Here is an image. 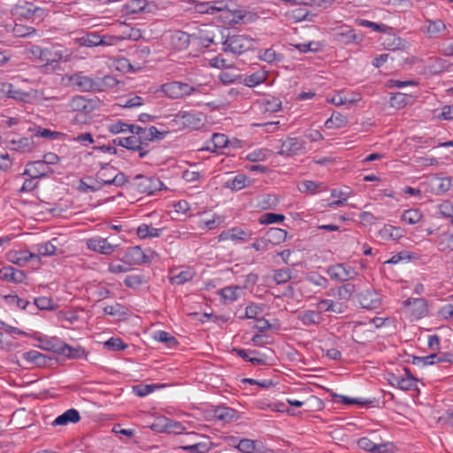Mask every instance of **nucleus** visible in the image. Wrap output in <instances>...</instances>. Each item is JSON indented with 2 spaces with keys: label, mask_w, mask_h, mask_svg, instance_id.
<instances>
[{
  "label": "nucleus",
  "mask_w": 453,
  "mask_h": 453,
  "mask_svg": "<svg viewBox=\"0 0 453 453\" xmlns=\"http://www.w3.org/2000/svg\"><path fill=\"white\" fill-rule=\"evenodd\" d=\"M100 165L101 168L96 173V180L103 185L120 187L127 181L126 175L121 172H118L117 169L110 164H100Z\"/></svg>",
  "instance_id": "1"
},
{
  "label": "nucleus",
  "mask_w": 453,
  "mask_h": 453,
  "mask_svg": "<svg viewBox=\"0 0 453 453\" xmlns=\"http://www.w3.org/2000/svg\"><path fill=\"white\" fill-rule=\"evenodd\" d=\"M224 31L220 27L203 25L197 35L199 44L207 48L211 44L222 43L226 37Z\"/></svg>",
  "instance_id": "2"
},
{
  "label": "nucleus",
  "mask_w": 453,
  "mask_h": 453,
  "mask_svg": "<svg viewBox=\"0 0 453 453\" xmlns=\"http://www.w3.org/2000/svg\"><path fill=\"white\" fill-rule=\"evenodd\" d=\"M222 44L224 51L240 55L252 47V41L243 35H226Z\"/></svg>",
  "instance_id": "3"
},
{
  "label": "nucleus",
  "mask_w": 453,
  "mask_h": 453,
  "mask_svg": "<svg viewBox=\"0 0 453 453\" xmlns=\"http://www.w3.org/2000/svg\"><path fill=\"white\" fill-rule=\"evenodd\" d=\"M173 126L180 128L198 129L203 125V115L202 113H192L180 111L174 115Z\"/></svg>",
  "instance_id": "4"
},
{
  "label": "nucleus",
  "mask_w": 453,
  "mask_h": 453,
  "mask_svg": "<svg viewBox=\"0 0 453 453\" xmlns=\"http://www.w3.org/2000/svg\"><path fill=\"white\" fill-rule=\"evenodd\" d=\"M160 91H162L165 96L169 98L177 99L185 96L191 95L194 91H196V89L188 83L172 81L163 84L160 88Z\"/></svg>",
  "instance_id": "5"
},
{
  "label": "nucleus",
  "mask_w": 453,
  "mask_h": 453,
  "mask_svg": "<svg viewBox=\"0 0 453 453\" xmlns=\"http://www.w3.org/2000/svg\"><path fill=\"white\" fill-rule=\"evenodd\" d=\"M128 132L132 135H136L144 142H153L156 140H162L168 133L166 131L160 132L155 127H150L149 128L141 127L136 125H129Z\"/></svg>",
  "instance_id": "6"
},
{
  "label": "nucleus",
  "mask_w": 453,
  "mask_h": 453,
  "mask_svg": "<svg viewBox=\"0 0 453 453\" xmlns=\"http://www.w3.org/2000/svg\"><path fill=\"white\" fill-rule=\"evenodd\" d=\"M114 143L127 148V150L137 151L140 157H145L149 152L147 149L148 143L140 140L136 135L117 138L114 140Z\"/></svg>",
  "instance_id": "7"
},
{
  "label": "nucleus",
  "mask_w": 453,
  "mask_h": 453,
  "mask_svg": "<svg viewBox=\"0 0 453 453\" xmlns=\"http://www.w3.org/2000/svg\"><path fill=\"white\" fill-rule=\"evenodd\" d=\"M306 151L305 142L297 137H288L281 142L278 154L282 156H294Z\"/></svg>",
  "instance_id": "8"
},
{
  "label": "nucleus",
  "mask_w": 453,
  "mask_h": 453,
  "mask_svg": "<svg viewBox=\"0 0 453 453\" xmlns=\"http://www.w3.org/2000/svg\"><path fill=\"white\" fill-rule=\"evenodd\" d=\"M86 244L88 250L106 256L111 255L119 247V244L111 243L106 238L100 236L88 239Z\"/></svg>",
  "instance_id": "9"
},
{
  "label": "nucleus",
  "mask_w": 453,
  "mask_h": 453,
  "mask_svg": "<svg viewBox=\"0 0 453 453\" xmlns=\"http://www.w3.org/2000/svg\"><path fill=\"white\" fill-rule=\"evenodd\" d=\"M328 275L337 281H346L354 279L357 273L351 266H347L344 264H337L329 266L326 270Z\"/></svg>",
  "instance_id": "10"
},
{
  "label": "nucleus",
  "mask_w": 453,
  "mask_h": 453,
  "mask_svg": "<svg viewBox=\"0 0 453 453\" xmlns=\"http://www.w3.org/2000/svg\"><path fill=\"white\" fill-rule=\"evenodd\" d=\"M65 79L81 91H91L96 89L97 81L84 75L82 73L65 75Z\"/></svg>",
  "instance_id": "11"
},
{
  "label": "nucleus",
  "mask_w": 453,
  "mask_h": 453,
  "mask_svg": "<svg viewBox=\"0 0 453 453\" xmlns=\"http://www.w3.org/2000/svg\"><path fill=\"white\" fill-rule=\"evenodd\" d=\"M135 179L139 180L136 186L140 193L152 195L162 189L163 183L157 178L137 175Z\"/></svg>",
  "instance_id": "12"
},
{
  "label": "nucleus",
  "mask_w": 453,
  "mask_h": 453,
  "mask_svg": "<svg viewBox=\"0 0 453 453\" xmlns=\"http://www.w3.org/2000/svg\"><path fill=\"white\" fill-rule=\"evenodd\" d=\"M427 184L433 194L443 195L453 187V178L434 176L428 180Z\"/></svg>",
  "instance_id": "13"
},
{
  "label": "nucleus",
  "mask_w": 453,
  "mask_h": 453,
  "mask_svg": "<svg viewBox=\"0 0 453 453\" xmlns=\"http://www.w3.org/2000/svg\"><path fill=\"white\" fill-rule=\"evenodd\" d=\"M251 232L240 227H233L221 232L219 241L248 242L251 239Z\"/></svg>",
  "instance_id": "14"
},
{
  "label": "nucleus",
  "mask_w": 453,
  "mask_h": 453,
  "mask_svg": "<svg viewBox=\"0 0 453 453\" xmlns=\"http://www.w3.org/2000/svg\"><path fill=\"white\" fill-rule=\"evenodd\" d=\"M53 173L50 166H48L42 160L35 161L27 165L24 174L30 176L32 179H38L49 176Z\"/></svg>",
  "instance_id": "15"
},
{
  "label": "nucleus",
  "mask_w": 453,
  "mask_h": 453,
  "mask_svg": "<svg viewBox=\"0 0 453 453\" xmlns=\"http://www.w3.org/2000/svg\"><path fill=\"white\" fill-rule=\"evenodd\" d=\"M0 95L26 103L31 99L30 93L22 91L7 82L0 83Z\"/></svg>",
  "instance_id": "16"
},
{
  "label": "nucleus",
  "mask_w": 453,
  "mask_h": 453,
  "mask_svg": "<svg viewBox=\"0 0 453 453\" xmlns=\"http://www.w3.org/2000/svg\"><path fill=\"white\" fill-rule=\"evenodd\" d=\"M404 305L414 319L424 317L427 312L426 301L423 298L408 299L404 301Z\"/></svg>",
  "instance_id": "17"
},
{
  "label": "nucleus",
  "mask_w": 453,
  "mask_h": 453,
  "mask_svg": "<svg viewBox=\"0 0 453 453\" xmlns=\"http://www.w3.org/2000/svg\"><path fill=\"white\" fill-rule=\"evenodd\" d=\"M405 376H397L391 374L388 380L392 386H396L402 390H411L416 388V380L409 374L407 369H404Z\"/></svg>",
  "instance_id": "18"
},
{
  "label": "nucleus",
  "mask_w": 453,
  "mask_h": 453,
  "mask_svg": "<svg viewBox=\"0 0 453 453\" xmlns=\"http://www.w3.org/2000/svg\"><path fill=\"white\" fill-rule=\"evenodd\" d=\"M44 13L45 12L42 8L36 7L31 3H25L23 5L16 7V14L27 19L33 18L42 19Z\"/></svg>",
  "instance_id": "19"
},
{
  "label": "nucleus",
  "mask_w": 453,
  "mask_h": 453,
  "mask_svg": "<svg viewBox=\"0 0 453 453\" xmlns=\"http://www.w3.org/2000/svg\"><path fill=\"white\" fill-rule=\"evenodd\" d=\"M170 274V282L172 284L182 285L191 280L195 277L196 273L192 268L187 267L181 271L173 269L171 270Z\"/></svg>",
  "instance_id": "20"
},
{
  "label": "nucleus",
  "mask_w": 453,
  "mask_h": 453,
  "mask_svg": "<svg viewBox=\"0 0 453 453\" xmlns=\"http://www.w3.org/2000/svg\"><path fill=\"white\" fill-rule=\"evenodd\" d=\"M358 301L363 308L369 310L377 309L380 305V296L369 290L361 293L358 296Z\"/></svg>",
  "instance_id": "21"
},
{
  "label": "nucleus",
  "mask_w": 453,
  "mask_h": 453,
  "mask_svg": "<svg viewBox=\"0 0 453 453\" xmlns=\"http://www.w3.org/2000/svg\"><path fill=\"white\" fill-rule=\"evenodd\" d=\"M378 235L383 241H396L403 236V230L392 225H384L379 230Z\"/></svg>",
  "instance_id": "22"
},
{
  "label": "nucleus",
  "mask_w": 453,
  "mask_h": 453,
  "mask_svg": "<svg viewBox=\"0 0 453 453\" xmlns=\"http://www.w3.org/2000/svg\"><path fill=\"white\" fill-rule=\"evenodd\" d=\"M297 319L305 326L319 325L322 322L323 318L319 311L307 310L297 314Z\"/></svg>",
  "instance_id": "23"
},
{
  "label": "nucleus",
  "mask_w": 453,
  "mask_h": 453,
  "mask_svg": "<svg viewBox=\"0 0 453 453\" xmlns=\"http://www.w3.org/2000/svg\"><path fill=\"white\" fill-rule=\"evenodd\" d=\"M34 142L27 137H19L9 141V148L21 153L30 152L34 150Z\"/></svg>",
  "instance_id": "24"
},
{
  "label": "nucleus",
  "mask_w": 453,
  "mask_h": 453,
  "mask_svg": "<svg viewBox=\"0 0 453 453\" xmlns=\"http://www.w3.org/2000/svg\"><path fill=\"white\" fill-rule=\"evenodd\" d=\"M35 259L39 262V255L32 253L28 250L14 251L9 254V260L16 265H22L29 260Z\"/></svg>",
  "instance_id": "25"
},
{
  "label": "nucleus",
  "mask_w": 453,
  "mask_h": 453,
  "mask_svg": "<svg viewBox=\"0 0 453 453\" xmlns=\"http://www.w3.org/2000/svg\"><path fill=\"white\" fill-rule=\"evenodd\" d=\"M224 1H211L196 4L195 6L198 13L215 14L223 10Z\"/></svg>",
  "instance_id": "26"
},
{
  "label": "nucleus",
  "mask_w": 453,
  "mask_h": 453,
  "mask_svg": "<svg viewBox=\"0 0 453 453\" xmlns=\"http://www.w3.org/2000/svg\"><path fill=\"white\" fill-rule=\"evenodd\" d=\"M243 290V287L229 286L220 289L219 293L226 302L232 303L236 301L242 296Z\"/></svg>",
  "instance_id": "27"
},
{
  "label": "nucleus",
  "mask_w": 453,
  "mask_h": 453,
  "mask_svg": "<svg viewBox=\"0 0 453 453\" xmlns=\"http://www.w3.org/2000/svg\"><path fill=\"white\" fill-rule=\"evenodd\" d=\"M356 291L355 286L353 284H345L340 286L337 288L331 289L327 295L336 296L339 300L347 301L350 299L353 293Z\"/></svg>",
  "instance_id": "28"
},
{
  "label": "nucleus",
  "mask_w": 453,
  "mask_h": 453,
  "mask_svg": "<svg viewBox=\"0 0 453 453\" xmlns=\"http://www.w3.org/2000/svg\"><path fill=\"white\" fill-rule=\"evenodd\" d=\"M80 418L81 417L78 411L70 409L65 411L63 414L59 415L52 424L54 426H65L68 423H77Z\"/></svg>",
  "instance_id": "29"
},
{
  "label": "nucleus",
  "mask_w": 453,
  "mask_h": 453,
  "mask_svg": "<svg viewBox=\"0 0 453 453\" xmlns=\"http://www.w3.org/2000/svg\"><path fill=\"white\" fill-rule=\"evenodd\" d=\"M219 12H221L220 18L229 24L238 23L244 17L242 12L240 10H230L226 4L224 2V6Z\"/></svg>",
  "instance_id": "30"
},
{
  "label": "nucleus",
  "mask_w": 453,
  "mask_h": 453,
  "mask_svg": "<svg viewBox=\"0 0 453 453\" xmlns=\"http://www.w3.org/2000/svg\"><path fill=\"white\" fill-rule=\"evenodd\" d=\"M0 279L6 281L21 282L24 273L12 266L4 267L0 270Z\"/></svg>",
  "instance_id": "31"
},
{
  "label": "nucleus",
  "mask_w": 453,
  "mask_h": 453,
  "mask_svg": "<svg viewBox=\"0 0 453 453\" xmlns=\"http://www.w3.org/2000/svg\"><path fill=\"white\" fill-rule=\"evenodd\" d=\"M189 44V35L181 31H175L171 35V45L178 50H181L186 49Z\"/></svg>",
  "instance_id": "32"
},
{
  "label": "nucleus",
  "mask_w": 453,
  "mask_h": 453,
  "mask_svg": "<svg viewBox=\"0 0 453 453\" xmlns=\"http://www.w3.org/2000/svg\"><path fill=\"white\" fill-rule=\"evenodd\" d=\"M265 238L269 244L277 245L286 240L287 231L278 227H272L267 231Z\"/></svg>",
  "instance_id": "33"
},
{
  "label": "nucleus",
  "mask_w": 453,
  "mask_h": 453,
  "mask_svg": "<svg viewBox=\"0 0 453 453\" xmlns=\"http://www.w3.org/2000/svg\"><path fill=\"white\" fill-rule=\"evenodd\" d=\"M58 319L62 322L63 327H69L79 320L78 312L72 310L60 311L57 314Z\"/></svg>",
  "instance_id": "34"
},
{
  "label": "nucleus",
  "mask_w": 453,
  "mask_h": 453,
  "mask_svg": "<svg viewBox=\"0 0 453 453\" xmlns=\"http://www.w3.org/2000/svg\"><path fill=\"white\" fill-rule=\"evenodd\" d=\"M357 445L360 449L372 453H383L386 451L387 448L386 444H377L365 437L359 439L357 441Z\"/></svg>",
  "instance_id": "35"
},
{
  "label": "nucleus",
  "mask_w": 453,
  "mask_h": 453,
  "mask_svg": "<svg viewBox=\"0 0 453 453\" xmlns=\"http://www.w3.org/2000/svg\"><path fill=\"white\" fill-rule=\"evenodd\" d=\"M211 418L219 421L229 422L234 418V411L231 408L219 406L212 411Z\"/></svg>",
  "instance_id": "36"
},
{
  "label": "nucleus",
  "mask_w": 453,
  "mask_h": 453,
  "mask_svg": "<svg viewBox=\"0 0 453 453\" xmlns=\"http://www.w3.org/2000/svg\"><path fill=\"white\" fill-rule=\"evenodd\" d=\"M220 223H222V219L219 216L213 214L207 218L205 213L200 216L197 222L200 228L209 230L216 228Z\"/></svg>",
  "instance_id": "37"
},
{
  "label": "nucleus",
  "mask_w": 453,
  "mask_h": 453,
  "mask_svg": "<svg viewBox=\"0 0 453 453\" xmlns=\"http://www.w3.org/2000/svg\"><path fill=\"white\" fill-rule=\"evenodd\" d=\"M125 257L128 263V265L131 266L132 265H140L144 262L145 256L140 247H132L130 248L126 255Z\"/></svg>",
  "instance_id": "38"
},
{
  "label": "nucleus",
  "mask_w": 453,
  "mask_h": 453,
  "mask_svg": "<svg viewBox=\"0 0 453 453\" xmlns=\"http://www.w3.org/2000/svg\"><path fill=\"white\" fill-rule=\"evenodd\" d=\"M317 307L320 313L322 311H332L334 313L343 312L342 305L330 299H321L317 303Z\"/></svg>",
  "instance_id": "39"
},
{
  "label": "nucleus",
  "mask_w": 453,
  "mask_h": 453,
  "mask_svg": "<svg viewBox=\"0 0 453 453\" xmlns=\"http://www.w3.org/2000/svg\"><path fill=\"white\" fill-rule=\"evenodd\" d=\"M64 342L57 338H50L41 340L40 348L49 351H52L57 354H61L63 351Z\"/></svg>",
  "instance_id": "40"
},
{
  "label": "nucleus",
  "mask_w": 453,
  "mask_h": 453,
  "mask_svg": "<svg viewBox=\"0 0 453 453\" xmlns=\"http://www.w3.org/2000/svg\"><path fill=\"white\" fill-rule=\"evenodd\" d=\"M437 244L441 251H453V233L445 232L437 238Z\"/></svg>",
  "instance_id": "41"
},
{
  "label": "nucleus",
  "mask_w": 453,
  "mask_h": 453,
  "mask_svg": "<svg viewBox=\"0 0 453 453\" xmlns=\"http://www.w3.org/2000/svg\"><path fill=\"white\" fill-rule=\"evenodd\" d=\"M77 42L83 47L100 46V35L96 33H88L86 35L78 38Z\"/></svg>",
  "instance_id": "42"
},
{
  "label": "nucleus",
  "mask_w": 453,
  "mask_h": 453,
  "mask_svg": "<svg viewBox=\"0 0 453 453\" xmlns=\"http://www.w3.org/2000/svg\"><path fill=\"white\" fill-rule=\"evenodd\" d=\"M161 229L155 228L150 225L142 224L137 228V234L140 238H152L160 235Z\"/></svg>",
  "instance_id": "43"
},
{
  "label": "nucleus",
  "mask_w": 453,
  "mask_h": 453,
  "mask_svg": "<svg viewBox=\"0 0 453 453\" xmlns=\"http://www.w3.org/2000/svg\"><path fill=\"white\" fill-rule=\"evenodd\" d=\"M423 215L421 211L418 209H409L403 211L401 216L403 221L414 225L419 222L422 219Z\"/></svg>",
  "instance_id": "44"
},
{
  "label": "nucleus",
  "mask_w": 453,
  "mask_h": 453,
  "mask_svg": "<svg viewBox=\"0 0 453 453\" xmlns=\"http://www.w3.org/2000/svg\"><path fill=\"white\" fill-rule=\"evenodd\" d=\"M29 52L35 58L42 62L49 63L51 61V52L48 49H42L40 46L34 45L30 48Z\"/></svg>",
  "instance_id": "45"
},
{
  "label": "nucleus",
  "mask_w": 453,
  "mask_h": 453,
  "mask_svg": "<svg viewBox=\"0 0 453 453\" xmlns=\"http://www.w3.org/2000/svg\"><path fill=\"white\" fill-rule=\"evenodd\" d=\"M57 241L58 240L54 238L50 242L39 244L37 246V254L36 255H39V257L41 256L46 257V256L55 255L56 251H57V246H56L55 242Z\"/></svg>",
  "instance_id": "46"
},
{
  "label": "nucleus",
  "mask_w": 453,
  "mask_h": 453,
  "mask_svg": "<svg viewBox=\"0 0 453 453\" xmlns=\"http://www.w3.org/2000/svg\"><path fill=\"white\" fill-rule=\"evenodd\" d=\"M34 134L37 137H42L48 140H58L62 137L64 134L62 133L57 131H51L47 128H42L41 127H35L32 129Z\"/></svg>",
  "instance_id": "47"
},
{
  "label": "nucleus",
  "mask_w": 453,
  "mask_h": 453,
  "mask_svg": "<svg viewBox=\"0 0 453 453\" xmlns=\"http://www.w3.org/2000/svg\"><path fill=\"white\" fill-rule=\"evenodd\" d=\"M411 96L404 93H395L390 97V104L392 107L401 109L410 103Z\"/></svg>",
  "instance_id": "48"
},
{
  "label": "nucleus",
  "mask_w": 453,
  "mask_h": 453,
  "mask_svg": "<svg viewBox=\"0 0 453 453\" xmlns=\"http://www.w3.org/2000/svg\"><path fill=\"white\" fill-rule=\"evenodd\" d=\"M23 358L29 364L42 365L45 364L46 357L36 350H30L22 354Z\"/></svg>",
  "instance_id": "49"
},
{
  "label": "nucleus",
  "mask_w": 453,
  "mask_h": 453,
  "mask_svg": "<svg viewBox=\"0 0 453 453\" xmlns=\"http://www.w3.org/2000/svg\"><path fill=\"white\" fill-rule=\"evenodd\" d=\"M88 105V100L82 96H75L68 103V107L74 111H85Z\"/></svg>",
  "instance_id": "50"
},
{
  "label": "nucleus",
  "mask_w": 453,
  "mask_h": 453,
  "mask_svg": "<svg viewBox=\"0 0 453 453\" xmlns=\"http://www.w3.org/2000/svg\"><path fill=\"white\" fill-rule=\"evenodd\" d=\"M152 338L159 342H164L169 347L177 344L176 339L165 331H156L153 333Z\"/></svg>",
  "instance_id": "51"
},
{
  "label": "nucleus",
  "mask_w": 453,
  "mask_h": 453,
  "mask_svg": "<svg viewBox=\"0 0 453 453\" xmlns=\"http://www.w3.org/2000/svg\"><path fill=\"white\" fill-rule=\"evenodd\" d=\"M266 79L265 72H257L244 78V84L248 87H255L261 84Z\"/></svg>",
  "instance_id": "52"
},
{
  "label": "nucleus",
  "mask_w": 453,
  "mask_h": 453,
  "mask_svg": "<svg viewBox=\"0 0 453 453\" xmlns=\"http://www.w3.org/2000/svg\"><path fill=\"white\" fill-rule=\"evenodd\" d=\"M247 178L243 174H238L234 179L226 182V188L232 190H240L246 186Z\"/></svg>",
  "instance_id": "53"
},
{
  "label": "nucleus",
  "mask_w": 453,
  "mask_h": 453,
  "mask_svg": "<svg viewBox=\"0 0 453 453\" xmlns=\"http://www.w3.org/2000/svg\"><path fill=\"white\" fill-rule=\"evenodd\" d=\"M259 58L267 63L280 62L282 59V56L277 53L273 48L261 51Z\"/></svg>",
  "instance_id": "54"
},
{
  "label": "nucleus",
  "mask_w": 453,
  "mask_h": 453,
  "mask_svg": "<svg viewBox=\"0 0 453 453\" xmlns=\"http://www.w3.org/2000/svg\"><path fill=\"white\" fill-rule=\"evenodd\" d=\"M63 351L60 355H63L69 358H79L85 355V350L81 348H72L71 346L64 343Z\"/></svg>",
  "instance_id": "55"
},
{
  "label": "nucleus",
  "mask_w": 453,
  "mask_h": 453,
  "mask_svg": "<svg viewBox=\"0 0 453 453\" xmlns=\"http://www.w3.org/2000/svg\"><path fill=\"white\" fill-rule=\"evenodd\" d=\"M346 123V119L343 115L341 113L333 114L331 118H329L326 123L325 126L327 128H338L342 126H344Z\"/></svg>",
  "instance_id": "56"
},
{
  "label": "nucleus",
  "mask_w": 453,
  "mask_h": 453,
  "mask_svg": "<svg viewBox=\"0 0 453 453\" xmlns=\"http://www.w3.org/2000/svg\"><path fill=\"white\" fill-rule=\"evenodd\" d=\"M331 196L338 199L330 203L329 206H339L346 203V200L349 196V192L342 191L340 189H333L331 191Z\"/></svg>",
  "instance_id": "57"
},
{
  "label": "nucleus",
  "mask_w": 453,
  "mask_h": 453,
  "mask_svg": "<svg viewBox=\"0 0 453 453\" xmlns=\"http://www.w3.org/2000/svg\"><path fill=\"white\" fill-rule=\"evenodd\" d=\"M268 157V150L265 149H256L246 155V159L251 162L264 161Z\"/></svg>",
  "instance_id": "58"
},
{
  "label": "nucleus",
  "mask_w": 453,
  "mask_h": 453,
  "mask_svg": "<svg viewBox=\"0 0 453 453\" xmlns=\"http://www.w3.org/2000/svg\"><path fill=\"white\" fill-rule=\"evenodd\" d=\"M321 183L312 181V180H304L298 186V189L302 193H311L315 194L319 191Z\"/></svg>",
  "instance_id": "59"
},
{
  "label": "nucleus",
  "mask_w": 453,
  "mask_h": 453,
  "mask_svg": "<svg viewBox=\"0 0 453 453\" xmlns=\"http://www.w3.org/2000/svg\"><path fill=\"white\" fill-rule=\"evenodd\" d=\"M326 101L336 106H341L344 104H352L357 101V99L355 97L348 98L344 96L342 93H338L337 95L332 96L331 98H327Z\"/></svg>",
  "instance_id": "60"
},
{
  "label": "nucleus",
  "mask_w": 453,
  "mask_h": 453,
  "mask_svg": "<svg viewBox=\"0 0 453 453\" xmlns=\"http://www.w3.org/2000/svg\"><path fill=\"white\" fill-rule=\"evenodd\" d=\"M256 441L242 439L239 441L236 449L242 453H254L256 450Z\"/></svg>",
  "instance_id": "61"
},
{
  "label": "nucleus",
  "mask_w": 453,
  "mask_h": 453,
  "mask_svg": "<svg viewBox=\"0 0 453 453\" xmlns=\"http://www.w3.org/2000/svg\"><path fill=\"white\" fill-rule=\"evenodd\" d=\"M284 219H285V217L282 214L268 212V213L263 214L260 217L259 222L261 224L268 225V224H274V223L281 222L284 220Z\"/></svg>",
  "instance_id": "62"
},
{
  "label": "nucleus",
  "mask_w": 453,
  "mask_h": 453,
  "mask_svg": "<svg viewBox=\"0 0 453 453\" xmlns=\"http://www.w3.org/2000/svg\"><path fill=\"white\" fill-rule=\"evenodd\" d=\"M96 89L104 90L110 88H114L118 84V81L113 76H104L103 79L96 80Z\"/></svg>",
  "instance_id": "63"
},
{
  "label": "nucleus",
  "mask_w": 453,
  "mask_h": 453,
  "mask_svg": "<svg viewBox=\"0 0 453 453\" xmlns=\"http://www.w3.org/2000/svg\"><path fill=\"white\" fill-rule=\"evenodd\" d=\"M181 449L191 453H206L210 448L207 443L195 442L191 445L181 446Z\"/></svg>",
  "instance_id": "64"
}]
</instances>
